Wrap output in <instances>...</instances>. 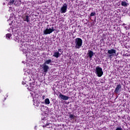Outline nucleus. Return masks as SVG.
Returning a JSON list of instances; mask_svg holds the SVG:
<instances>
[{
  "instance_id": "412c9836",
  "label": "nucleus",
  "mask_w": 130,
  "mask_h": 130,
  "mask_svg": "<svg viewBox=\"0 0 130 130\" xmlns=\"http://www.w3.org/2000/svg\"><path fill=\"white\" fill-rule=\"evenodd\" d=\"M15 41H18V42H19V40L18 39H19V37H17L16 38H15Z\"/></svg>"
},
{
  "instance_id": "9b49d317",
  "label": "nucleus",
  "mask_w": 130,
  "mask_h": 130,
  "mask_svg": "<svg viewBox=\"0 0 130 130\" xmlns=\"http://www.w3.org/2000/svg\"><path fill=\"white\" fill-rule=\"evenodd\" d=\"M60 55H61V53H59L58 51H56L54 53L53 56H54V57H56V58H58Z\"/></svg>"
},
{
  "instance_id": "4468645a",
  "label": "nucleus",
  "mask_w": 130,
  "mask_h": 130,
  "mask_svg": "<svg viewBox=\"0 0 130 130\" xmlns=\"http://www.w3.org/2000/svg\"><path fill=\"white\" fill-rule=\"evenodd\" d=\"M76 116L74 115L70 114L69 115V118H70L71 120H73V119H75Z\"/></svg>"
},
{
  "instance_id": "39448f33",
  "label": "nucleus",
  "mask_w": 130,
  "mask_h": 130,
  "mask_svg": "<svg viewBox=\"0 0 130 130\" xmlns=\"http://www.w3.org/2000/svg\"><path fill=\"white\" fill-rule=\"evenodd\" d=\"M107 53L109 54V57L111 58V57H112V54H116V50L111 49L110 50H108Z\"/></svg>"
},
{
  "instance_id": "f8f14e48",
  "label": "nucleus",
  "mask_w": 130,
  "mask_h": 130,
  "mask_svg": "<svg viewBox=\"0 0 130 130\" xmlns=\"http://www.w3.org/2000/svg\"><path fill=\"white\" fill-rule=\"evenodd\" d=\"M51 63H52V60L49 59L48 60H46L44 63H43V64H45L46 66H47V64H51Z\"/></svg>"
},
{
  "instance_id": "aec40b11",
  "label": "nucleus",
  "mask_w": 130,
  "mask_h": 130,
  "mask_svg": "<svg viewBox=\"0 0 130 130\" xmlns=\"http://www.w3.org/2000/svg\"><path fill=\"white\" fill-rule=\"evenodd\" d=\"M58 52H60V53H61V54H62V50L61 49H58Z\"/></svg>"
},
{
  "instance_id": "4be33fe9",
  "label": "nucleus",
  "mask_w": 130,
  "mask_h": 130,
  "mask_svg": "<svg viewBox=\"0 0 130 130\" xmlns=\"http://www.w3.org/2000/svg\"><path fill=\"white\" fill-rule=\"evenodd\" d=\"M45 99V95H43V96H42V99L43 100H44Z\"/></svg>"
},
{
  "instance_id": "ddd939ff",
  "label": "nucleus",
  "mask_w": 130,
  "mask_h": 130,
  "mask_svg": "<svg viewBox=\"0 0 130 130\" xmlns=\"http://www.w3.org/2000/svg\"><path fill=\"white\" fill-rule=\"evenodd\" d=\"M121 6H122V7H127V6H128V4L126 3V2L125 1L122 2L121 3Z\"/></svg>"
},
{
  "instance_id": "2eb2a0df",
  "label": "nucleus",
  "mask_w": 130,
  "mask_h": 130,
  "mask_svg": "<svg viewBox=\"0 0 130 130\" xmlns=\"http://www.w3.org/2000/svg\"><path fill=\"white\" fill-rule=\"evenodd\" d=\"M45 103L46 105L50 104V101H49V99L47 98L45 100Z\"/></svg>"
},
{
  "instance_id": "6e6552de",
  "label": "nucleus",
  "mask_w": 130,
  "mask_h": 130,
  "mask_svg": "<svg viewBox=\"0 0 130 130\" xmlns=\"http://www.w3.org/2000/svg\"><path fill=\"white\" fill-rule=\"evenodd\" d=\"M59 98H60L61 99H62V100H69V96L64 95L62 94H61V93H60L59 95Z\"/></svg>"
},
{
  "instance_id": "1a4fd4ad",
  "label": "nucleus",
  "mask_w": 130,
  "mask_h": 130,
  "mask_svg": "<svg viewBox=\"0 0 130 130\" xmlns=\"http://www.w3.org/2000/svg\"><path fill=\"white\" fill-rule=\"evenodd\" d=\"M22 18L24 22H27V23H29V22H30V18H29V16L28 15L23 16L22 17Z\"/></svg>"
},
{
  "instance_id": "6ab92c4d",
  "label": "nucleus",
  "mask_w": 130,
  "mask_h": 130,
  "mask_svg": "<svg viewBox=\"0 0 130 130\" xmlns=\"http://www.w3.org/2000/svg\"><path fill=\"white\" fill-rule=\"evenodd\" d=\"M95 15H96V12H91L90 14V17H93L94 16H95Z\"/></svg>"
},
{
  "instance_id": "423d86ee",
  "label": "nucleus",
  "mask_w": 130,
  "mask_h": 130,
  "mask_svg": "<svg viewBox=\"0 0 130 130\" xmlns=\"http://www.w3.org/2000/svg\"><path fill=\"white\" fill-rule=\"evenodd\" d=\"M121 91V84H118L114 90V93L115 94H118V93H120Z\"/></svg>"
},
{
  "instance_id": "20e7f679",
  "label": "nucleus",
  "mask_w": 130,
  "mask_h": 130,
  "mask_svg": "<svg viewBox=\"0 0 130 130\" xmlns=\"http://www.w3.org/2000/svg\"><path fill=\"white\" fill-rule=\"evenodd\" d=\"M68 10V4L65 3L63 5L62 7L61 8L60 10V12L61 14H64V13H67V11Z\"/></svg>"
},
{
  "instance_id": "7ed1b4c3",
  "label": "nucleus",
  "mask_w": 130,
  "mask_h": 130,
  "mask_svg": "<svg viewBox=\"0 0 130 130\" xmlns=\"http://www.w3.org/2000/svg\"><path fill=\"white\" fill-rule=\"evenodd\" d=\"M54 31H55V29L53 28V27L49 28H46L43 31L44 35L51 34V33H52V32H54Z\"/></svg>"
},
{
  "instance_id": "f3484780",
  "label": "nucleus",
  "mask_w": 130,
  "mask_h": 130,
  "mask_svg": "<svg viewBox=\"0 0 130 130\" xmlns=\"http://www.w3.org/2000/svg\"><path fill=\"white\" fill-rule=\"evenodd\" d=\"M11 37H12V34H6V38L7 39H11Z\"/></svg>"
},
{
  "instance_id": "a211bd4d",
  "label": "nucleus",
  "mask_w": 130,
  "mask_h": 130,
  "mask_svg": "<svg viewBox=\"0 0 130 130\" xmlns=\"http://www.w3.org/2000/svg\"><path fill=\"white\" fill-rule=\"evenodd\" d=\"M14 3H15V0H10L8 4L9 6H12V5L14 4Z\"/></svg>"
},
{
  "instance_id": "b1692460",
  "label": "nucleus",
  "mask_w": 130,
  "mask_h": 130,
  "mask_svg": "<svg viewBox=\"0 0 130 130\" xmlns=\"http://www.w3.org/2000/svg\"><path fill=\"white\" fill-rule=\"evenodd\" d=\"M4 100H6V98L4 99Z\"/></svg>"
},
{
  "instance_id": "5701e85b",
  "label": "nucleus",
  "mask_w": 130,
  "mask_h": 130,
  "mask_svg": "<svg viewBox=\"0 0 130 130\" xmlns=\"http://www.w3.org/2000/svg\"><path fill=\"white\" fill-rule=\"evenodd\" d=\"M2 92V90H1V89H0V93H1Z\"/></svg>"
},
{
  "instance_id": "f257e3e1",
  "label": "nucleus",
  "mask_w": 130,
  "mask_h": 130,
  "mask_svg": "<svg viewBox=\"0 0 130 130\" xmlns=\"http://www.w3.org/2000/svg\"><path fill=\"white\" fill-rule=\"evenodd\" d=\"M75 48L79 49V48H81V47H82V45H83V40L80 38H77L75 39Z\"/></svg>"
},
{
  "instance_id": "0eeeda50",
  "label": "nucleus",
  "mask_w": 130,
  "mask_h": 130,
  "mask_svg": "<svg viewBox=\"0 0 130 130\" xmlns=\"http://www.w3.org/2000/svg\"><path fill=\"white\" fill-rule=\"evenodd\" d=\"M43 70L44 71V73L46 74V73L48 72V70H49V66H48V65L43 64Z\"/></svg>"
},
{
  "instance_id": "9d476101",
  "label": "nucleus",
  "mask_w": 130,
  "mask_h": 130,
  "mask_svg": "<svg viewBox=\"0 0 130 130\" xmlns=\"http://www.w3.org/2000/svg\"><path fill=\"white\" fill-rule=\"evenodd\" d=\"M87 56L88 57H89L90 59H91V58H92V57L94 56V52H93V51L88 50V53H87Z\"/></svg>"
},
{
  "instance_id": "f03ea898",
  "label": "nucleus",
  "mask_w": 130,
  "mask_h": 130,
  "mask_svg": "<svg viewBox=\"0 0 130 130\" xmlns=\"http://www.w3.org/2000/svg\"><path fill=\"white\" fill-rule=\"evenodd\" d=\"M95 74L99 77H102L103 76V70L100 68V66H97L95 68Z\"/></svg>"
},
{
  "instance_id": "dca6fc26",
  "label": "nucleus",
  "mask_w": 130,
  "mask_h": 130,
  "mask_svg": "<svg viewBox=\"0 0 130 130\" xmlns=\"http://www.w3.org/2000/svg\"><path fill=\"white\" fill-rule=\"evenodd\" d=\"M50 123H47L46 125H44L43 127H47V128H49L50 127Z\"/></svg>"
}]
</instances>
